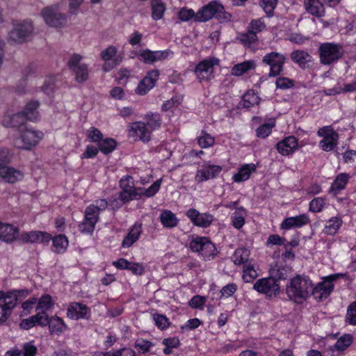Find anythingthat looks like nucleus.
Wrapping results in <instances>:
<instances>
[{"mask_svg": "<svg viewBox=\"0 0 356 356\" xmlns=\"http://www.w3.org/2000/svg\"><path fill=\"white\" fill-rule=\"evenodd\" d=\"M161 222L165 227L172 228L177 225L178 219L171 211L165 210L160 216Z\"/></svg>", "mask_w": 356, "mask_h": 356, "instance_id": "nucleus-34", "label": "nucleus"}, {"mask_svg": "<svg viewBox=\"0 0 356 356\" xmlns=\"http://www.w3.org/2000/svg\"><path fill=\"white\" fill-rule=\"evenodd\" d=\"M217 254V250L214 244L207 238L204 244V248L201 256L204 260L213 259Z\"/></svg>", "mask_w": 356, "mask_h": 356, "instance_id": "nucleus-44", "label": "nucleus"}, {"mask_svg": "<svg viewBox=\"0 0 356 356\" xmlns=\"http://www.w3.org/2000/svg\"><path fill=\"white\" fill-rule=\"evenodd\" d=\"M257 40V34L254 31H248L246 33L241 35V40L245 44H251Z\"/></svg>", "mask_w": 356, "mask_h": 356, "instance_id": "nucleus-63", "label": "nucleus"}, {"mask_svg": "<svg viewBox=\"0 0 356 356\" xmlns=\"http://www.w3.org/2000/svg\"><path fill=\"white\" fill-rule=\"evenodd\" d=\"M346 321L350 325H356V300L348 306Z\"/></svg>", "mask_w": 356, "mask_h": 356, "instance_id": "nucleus-54", "label": "nucleus"}, {"mask_svg": "<svg viewBox=\"0 0 356 356\" xmlns=\"http://www.w3.org/2000/svg\"><path fill=\"white\" fill-rule=\"evenodd\" d=\"M338 139L339 134L337 132H332L330 137L321 140L320 146L325 152L332 151L337 147Z\"/></svg>", "mask_w": 356, "mask_h": 356, "instance_id": "nucleus-35", "label": "nucleus"}, {"mask_svg": "<svg viewBox=\"0 0 356 356\" xmlns=\"http://www.w3.org/2000/svg\"><path fill=\"white\" fill-rule=\"evenodd\" d=\"M253 289L260 293L268 296H276L280 291V285L273 277L259 279L253 286Z\"/></svg>", "mask_w": 356, "mask_h": 356, "instance_id": "nucleus-13", "label": "nucleus"}, {"mask_svg": "<svg viewBox=\"0 0 356 356\" xmlns=\"http://www.w3.org/2000/svg\"><path fill=\"white\" fill-rule=\"evenodd\" d=\"M66 315L74 321L88 320L91 317V309L81 302H71L67 305Z\"/></svg>", "mask_w": 356, "mask_h": 356, "instance_id": "nucleus-12", "label": "nucleus"}, {"mask_svg": "<svg viewBox=\"0 0 356 356\" xmlns=\"http://www.w3.org/2000/svg\"><path fill=\"white\" fill-rule=\"evenodd\" d=\"M207 237H200L197 236L196 238L191 240L190 243V248L193 252H199L201 255L203 249L204 248V244L207 241Z\"/></svg>", "mask_w": 356, "mask_h": 356, "instance_id": "nucleus-46", "label": "nucleus"}, {"mask_svg": "<svg viewBox=\"0 0 356 356\" xmlns=\"http://www.w3.org/2000/svg\"><path fill=\"white\" fill-rule=\"evenodd\" d=\"M141 234V225L135 224L127 235L124 237L122 246L123 248L131 247L139 238Z\"/></svg>", "mask_w": 356, "mask_h": 356, "instance_id": "nucleus-28", "label": "nucleus"}, {"mask_svg": "<svg viewBox=\"0 0 356 356\" xmlns=\"http://www.w3.org/2000/svg\"><path fill=\"white\" fill-rule=\"evenodd\" d=\"M22 350L24 356H35L38 353V348L33 344V341H29L24 343Z\"/></svg>", "mask_w": 356, "mask_h": 356, "instance_id": "nucleus-62", "label": "nucleus"}, {"mask_svg": "<svg viewBox=\"0 0 356 356\" xmlns=\"http://www.w3.org/2000/svg\"><path fill=\"white\" fill-rule=\"evenodd\" d=\"M52 251L56 254H62L65 252L68 246V239L64 234H58L51 237Z\"/></svg>", "mask_w": 356, "mask_h": 356, "instance_id": "nucleus-26", "label": "nucleus"}, {"mask_svg": "<svg viewBox=\"0 0 356 356\" xmlns=\"http://www.w3.org/2000/svg\"><path fill=\"white\" fill-rule=\"evenodd\" d=\"M160 72L158 70L149 71L146 76L139 82L136 88V92L139 95H146L156 84Z\"/></svg>", "mask_w": 356, "mask_h": 356, "instance_id": "nucleus-14", "label": "nucleus"}, {"mask_svg": "<svg viewBox=\"0 0 356 356\" xmlns=\"http://www.w3.org/2000/svg\"><path fill=\"white\" fill-rule=\"evenodd\" d=\"M19 230L17 227L0 222V240L12 243L19 237Z\"/></svg>", "mask_w": 356, "mask_h": 356, "instance_id": "nucleus-22", "label": "nucleus"}, {"mask_svg": "<svg viewBox=\"0 0 356 356\" xmlns=\"http://www.w3.org/2000/svg\"><path fill=\"white\" fill-rule=\"evenodd\" d=\"M222 166L204 163L202 169L197 171L195 179L197 182H202L209 179H214L218 176L222 171Z\"/></svg>", "mask_w": 356, "mask_h": 356, "instance_id": "nucleus-16", "label": "nucleus"}, {"mask_svg": "<svg viewBox=\"0 0 356 356\" xmlns=\"http://www.w3.org/2000/svg\"><path fill=\"white\" fill-rule=\"evenodd\" d=\"M342 45L334 42L322 43L318 48L320 62L323 65H330L339 60L343 55Z\"/></svg>", "mask_w": 356, "mask_h": 356, "instance_id": "nucleus-3", "label": "nucleus"}, {"mask_svg": "<svg viewBox=\"0 0 356 356\" xmlns=\"http://www.w3.org/2000/svg\"><path fill=\"white\" fill-rule=\"evenodd\" d=\"M161 179H158L154 181L148 188H143L142 195L147 197L154 196L159 190L161 187Z\"/></svg>", "mask_w": 356, "mask_h": 356, "instance_id": "nucleus-56", "label": "nucleus"}, {"mask_svg": "<svg viewBox=\"0 0 356 356\" xmlns=\"http://www.w3.org/2000/svg\"><path fill=\"white\" fill-rule=\"evenodd\" d=\"M195 15L193 10L182 8L178 13V17L182 22H188L191 19L195 21Z\"/></svg>", "mask_w": 356, "mask_h": 356, "instance_id": "nucleus-58", "label": "nucleus"}, {"mask_svg": "<svg viewBox=\"0 0 356 356\" xmlns=\"http://www.w3.org/2000/svg\"><path fill=\"white\" fill-rule=\"evenodd\" d=\"M165 10V5L159 0L152 2V17L154 20L161 19Z\"/></svg>", "mask_w": 356, "mask_h": 356, "instance_id": "nucleus-41", "label": "nucleus"}, {"mask_svg": "<svg viewBox=\"0 0 356 356\" xmlns=\"http://www.w3.org/2000/svg\"><path fill=\"white\" fill-rule=\"evenodd\" d=\"M33 26L31 21L24 20L14 24L13 30L8 33L10 40L16 43H23L32 35Z\"/></svg>", "mask_w": 356, "mask_h": 356, "instance_id": "nucleus-9", "label": "nucleus"}, {"mask_svg": "<svg viewBox=\"0 0 356 356\" xmlns=\"http://www.w3.org/2000/svg\"><path fill=\"white\" fill-rule=\"evenodd\" d=\"M291 60L302 69L312 68L314 65L312 56L305 50H295L290 55Z\"/></svg>", "mask_w": 356, "mask_h": 356, "instance_id": "nucleus-19", "label": "nucleus"}, {"mask_svg": "<svg viewBox=\"0 0 356 356\" xmlns=\"http://www.w3.org/2000/svg\"><path fill=\"white\" fill-rule=\"evenodd\" d=\"M51 297L49 295L42 296L38 300L36 310H41L40 314L42 316H47L46 312L53 306Z\"/></svg>", "mask_w": 356, "mask_h": 356, "instance_id": "nucleus-42", "label": "nucleus"}, {"mask_svg": "<svg viewBox=\"0 0 356 356\" xmlns=\"http://www.w3.org/2000/svg\"><path fill=\"white\" fill-rule=\"evenodd\" d=\"M38 106L39 102L38 101L30 102L26 105L22 113L24 115L26 120L34 122L39 118Z\"/></svg>", "mask_w": 356, "mask_h": 356, "instance_id": "nucleus-30", "label": "nucleus"}, {"mask_svg": "<svg viewBox=\"0 0 356 356\" xmlns=\"http://www.w3.org/2000/svg\"><path fill=\"white\" fill-rule=\"evenodd\" d=\"M309 222V218L307 214H301L294 217H289L285 218L280 228L282 229H290L292 228L301 227Z\"/></svg>", "mask_w": 356, "mask_h": 356, "instance_id": "nucleus-23", "label": "nucleus"}, {"mask_svg": "<svg viewBox=\"0 0 356 356\" xmlns=\"http://www.w3.org/2000/svg\"><path fill=\"white\" fill-rule=\"evenodd\" d=\"M42 321V322H40V325H49V332L51 334L60 335L67 329V325L64 321L57 316L51 318H48L47 316H43Z\"/></svg>", "mask_w": 356, "mask_h": 356, "instance_id": "nucleus-17", "label": "nucleus"}, {"mask_svg": "<svg viewBox=\"0 0 356 356\" xmlns=\"http://www.w3.org/2000/svg\"><path fill=\"white\" fill-rule=\"evenodd\" d=\"M276 87L282 90H286L293 87V80L287 77H279L275 81Z\"/></svg>", "mask_w": 356, "mask_h": 356, "instance_id": "nucleus-59", "label": "nucleus"}, {"mask_svg": "<svg viewBox=\"0 0 356 356\" xmlns=\"http://www.w3.org/2000/svg\"><path fill=\"white\" fill-rule=\"evenodd\" d=\"M304 5L307 12L312 15L316 17H321L325 15L324 6L319 0L304 2Z\"/></svg>", "mask_w": 356, "mask_h": 356, "instance_id": "nucleus-29", "label": "nucleus"}, {"mask_svg": "<svg viewBox=\"0 0 356 356\" xmlns=\"http://www.w3.org/2000/svg\"><path fill=\"white\" fill-rule=\"evenodd\" d=\"M352 343V335L349 334H345L337 341L333 346V348L338 351H343L349 347Z\"/></svg>", "mask_w": 356, "mask_h": 356, "instance_id": "nucleus-43", "label": "nucleus"}, {"mask_svg": "<svg viewBox=\"0 0 356 356\" xmlns=\"http://www.w3.org/2000/svg\"><path fill=\"white\" fill-rule=\"evenodd\" d=\"M83 56L79 54H73L69 58L67 66L74 73V79L79 83H83L89 79L88 65L81 63Z\"/></svg>", "mask_w": 356, "mask_h": 356, "instance_id": "nucleus-5", "label": "nucleus"}, {"mask_svg": "<svg viewBox=\"0 0 356 356\" xmlns=\"http://www.w3.org/2000/svg\"><path fill=\"white\" fill-rule=\"evenodd\" d=\"M236 284L234 283H230L223 286L220 290V293L222 296L228 298L232 296L236 292Z\"/></svg>", "mask_w": 356, "mask_h": 356, "instance_id": "nucleus-64", "label": "nucleus"}, {"mask_svg": "<svg viewBox=\"0 0 356 356\" xmlns=\"http://www.w3.org/2000/svg\"><path fill=\"white\" fill-rule=\"evenodd\" d=\"M214 141V138L204 131H202L201 135L198 137V144L202 148L212 146Z\"/></svg>", "mask_w": 356, "mask_h": 356, "instance_id": "nucleus-48", "label": "nucleus"}, {"mask_svg": "<svg viewBox=\"0 0 356 356\" xmlns=\"http://www.w3.org/2000/svg\"><path fill=\"white\" fill-rule=\"evenodd\" d=\"M312 289V280L298 275L290 280L286 286V293L289 300L300 304L310 296Z\"/></svg>", "mask_w": 356, "mask_h": 356, "instance_id": "nucleus-1", "label": "nucleus"}, {"mask_svg": "<svg viewBox=\"0 0 356 356\" xmlns=\"http://www.w3.org/2000/svg\"><path fill=\"white\" fill-rule=\"evenodd\" d=\"M139 60L145 64H153L154 62L153 51L149 49L140 50L138 54Z\"/></svg>", "mask_w": 356, "mask_h": 356, "instance_id": "nucleus-50", "label": "nucleus"}, {"mask_svg": "<svg viewBox=\"0 0 356 356\" xmlns=\"http://www.w3.org/2000/svg\"><path fill=\"white\" fill-rule=\"evenodd\" d=\"M218 64V59L207 58L200 62L194 70V72L200 82L209 81L213 78L214 66Z\"/></svg>", "mask_w": 356, "mask_h": 356, "instance_id": "nucleus-11", "label": "nucleus"}, {"mask_svg": "<svg viewBox=\"0 0 356 356\" xmlns=\"http://www.w3.org/2000/svg\"><path fill=\"white\" fill-rule=\"evenodd\" d=\"M341 275L336 273L325 277L322 282H318L315 286H312L310 296L318 301H323L327 299L334 289L333 281Z\"/></svg>", "mask_w": 356, "mask_h": 356, "instance_id": "nucleus-6", "label": "nucleus"}, {"mask_svg": "<svg viewBox=\"0 0 356 356\" xmlns=\"http://www.w3.org/2000/svg\"><path fill=\"white\" fill-rule=\"evenodd\" d=\"M144 120L145 122L133 123L130 129V135L138 136L143 142H148L151 138L152 131L161 126V119L160 115L155 113L146 114Z\"/></svg>", "mask_w": 356, "mask_h": 356, "instance_id": "nucleus-2", "label": "nucleus"}, {"mask_svg": "<svg viewBox=\"0 0 356 356\" xmlns=\"http://www.w3.org/2000/svg\"><path fill=\"white\" fill-rule=\"evenodd\" d=\"M21 134L14 141L15 146L18 149H31L35 146L43 137V133L25 127L21 129Z\"/></svg>", "mask_w": 356, "mask_h": 356, "instance_id": "nucleus-4", "label": "nucleus"}, {"mask_svg": "<svg viewBox=\"0 0 356 356\" xmlns=\"http://www.w3.org/2000/svg\"><path fill=\"white\" fill-rule=\"evenodd\" d=\"M257 166L254 163L243 165L238 170V173L233 176V180L235 182H241L248 180L252 172H255Z\"/></svg>", "mask_w": 356, "mask_h": 356, "instance_id": "nucleus-27", "label": "nucleus"}, {"mask_svg": "<svg viewBox=\"0 0 356 356\" xmlns=\"http://www.w3.org/2000/svg\"><path fill=\"white\" fill-rule=\"evenodd\" d=\"M250 257V250L246 248H238L232 256V260L236 265L247 262Z\"/></svg>", "mask_w": 356, "mask_h": 356, "instance_id": "nucleus-38", "label": "nucleus"}, {"mask_svg": "<svg viewBox=\"0 0 356 356\" xmlns=\"http://www.w3.org/2000/svg\"><path fill=\"white\" fill-rule=\"evenodd\" d=\"M343 224V220L339 217H332L329 219L323 229V233L326 235H334Z\"/></svg>", "mask_w": 356, "mask_h": 356, "instance_id": "nucleus-31", "label": "nucleus"}, {"mask_svg": "<svg viewBox=\"0 0 356 356\" xmlns=\"http://www.w3.org/2000/svg\"><path fill=\"white\" fill-rule=\"evenodd\" d=\"M118 52L117 48L115 46L110 45L106 49L101 52L100 56L103 60L108 62L113 60Z\"/></svg>", "mask_w": 356, "mask_h": 356, "instance_id": "nucleus-51", "label": "nucleus"}, {"mask_svg": "<svg viewBox=\"0 0 356 356\" xmlns=\"http://www.w3.org/2000/svg\"><path fill=\"white\" fill-rule=\"evenodd\" d=\"M218 9H222L221 4L216 1H212L208 4L204 5L195 15V22H205L213 17L216 16V12L219 11Z\"/></svg>", "mask_w": 356, "mask_h": 356, "instance_id": "nucleus-15", "label": "nucleus"}, {"mask_svg": "<svg viewBox=\"0 0 356 356\" xmlns=\"http://www.w3.org/2000/svg\"><path fill=\"white\" fill-rule=\"evenodd\" d=\"M350 176L346 173H341L337 176L334 181L332 184L330 192L337 194L339 191L343 190L346 186Z\"/></svg>", "mask_w": 356, "mask_h": 356, "instance_id": "nucleus-32", "label": "nucleus"}, {"mask_svg": "<svg viewBox=\"0 0 356 356\" xmlns=\"http://www.w3.org/2000/svg\"><path fill=\"white\" fill-rule=\"evenodd\" d=\"M42 318H43V316L41 315L40 312H38L34 316L23 319L19 323V327L24 330H29L35 325H40V322H42Z\"/></svg>", "mask_w": 356, "mask_h": 356, "instance_id": "nucleus-39", "label": "nucleus"}, {"mask_svg": "<svg viewBox=\"0 0 356 356\" xmlns=\"http://www.w3.org/2000/svg\"><path fill=\"white\" fill-rule=\"evenodd\" d=\"M0 178L9 184H15L24 178V173L13 167L8 165L0 166Z\"/></svg>", "mask_w": 356, "mask_h": 356, "instance_id": "nucleus-21", "label": "nucleus"}, {"mask_svg": "<svg viewBox=\"0 0 356 356\" xmlns=\"http://www.w3.org/2000/svg\"><path fill=\"white\" fill-rule=\"evenodd\" d=\"M255 67L256 65L253 60L245 61L235 65L232 69V74L234 76H241Z\"/></svg>", "mask_w": 356, "mask_h": 356, "instance_id": "nucleus-37", "label": "nucleus"}, {"mask_svg": "<svg viewBox=\"0 0 356 356\" xmlns=\"http://www.w3.org/2000/svg\"><path fill=\"white\" fill-rule=\"evenodd\" d=\"M286 58L284 54L276 51L266 54L262 58V63L270 67L269 77L279 76L284 70V65Z\"/></svg>", "mask_w": 356, "mask_h": 356, "instance_id": "nucleus-10", "label": "nucleus"}, {"mask_svg": "<svg viewBox=\"0 0 356 356\" xmlns=\"http://www.w3.org/2000/svg\"><path fill=\"white\" fill-rule=\"evenodd\" d=\"M97 222L94 218L84 216V220L79 225V227L82 233H92Z\"/></svg>", "mask_w": 356, "mask_h": 356, "instance_id": "nucleus-47", "label": "nucleus"}, {"mask_svg": "<svg viewBox=\"0 0 356 356\" xmlns=\"http://www.w3.org/2000/svg\"><path fill=\"white\" fill-rule=\"evenodd\" d=\"M116 141L113 138L102 140L98 143L99 149L105 154L112 152L116 147Z\"/></svg>", "mask_w": 356, "mask_h": 356, "instance_id": "nucleus-45", "label": "nucleus"}, {"mask_svg": "<svg viewBox=\"0 0 356 356\" xmlns=\"http://www.w3.org/2000/svg\"><path fill=\"white\" fill-rule=\"evenodd\" d=\"M325 204V200L323 197L314 198L309 202V211L314 213L320 212L322 211Z\"/></svg>", "mask_w": 356, "mask_h": 356, "instance_id": "nucleus-57", "label": "nucleus"}, {"mask_svg": "<svg viewBox=\"0 0 356 356\" xmlns=\"http://www.w3.org/2000/svg\"><path fill=\"white\" fill-rule=\"evenodd\" d=\"M26 120L22 112L13 115H6L2 121V124L6 127H17L21 129L25 124Z\"/></svg>", "mask_w": 356, "mask_h": 356, "instance_id": "nucleus-25", "label": "nucleus"}, {"mask_svg": "<svg viewBox=\"0 0 356 356\" xmlns=\"http://www.w3.org/2000/svg\"><path fill=\"white\" fill-rule=\"evenodd\" d=\"M51 236L47 232L41 231H31L24 232L19 236V240L23 243H49Z\"/></svg>", "mask_w": 356, "mask_h": 356, "instance_id": "nucleus-20", "label": "nucleus"}, {"mask_svg": "<svg viewBox=\"0 0 356 356\" xmlns=\"http://www.w3.org/2000/svg\"><path fill=\"white\" fill-rule=\"evenodd\" d=\"M273 126L270 124H264L259 126L256 130L257 136L259 138H265L271 133Z\"/></svg>", "mask_w": 356, "mask_h": 356, "instance_id": "nucleus-60", "label": "nucleus"}, {"mask_svg": "<svg viewBox=\"0 0 356 356\" xmlns=\"http://www.w3.org/2000/svg\"><path fill=\"white\" fill-rule=\"evenodd\" d=\"M17 301V295L13 292H8L4 294L2 291H0V302L4 305L10 312L16 306Z\"/></svg>", "mask_w": 356, "mask_h": 356, "instance_id": "nucleus-33", "label": "nucleus"}, {"mask_svg": "<svg viewBox=\"0 0 356 356\" xmlns=\"http://www.w3.org/2000/svg\"><path fill=\"white\" fill-rule=\"evenodd\" d=\"M277 0H260V6L263 8L268 16H272Z\"/></svg>", "mask_w": 356, "mask_h": 356, "instance_id": "nucleus-55", "label": "nucleus"}, {"mask_svg": "<svg viewBox=\"0 0 356 356\" xmlns=\"http://www.w3.org/2000/svg\"><path fill=\"white\" fill-rule=\"evenodd\" d=\"M41 15L45 23L53 27L63 26L67 22V16L60 12L59 3L44 8Z\"/></svg>", "mask_w": 356, "mask_h": 356, "instance_id": "nucleus-7", "label": "nucleus"}, {"mask_svg": "<svg viewBox=\"0 0 356 356\" xmlns=\"http://www.w3.org/2000/svg\"><path fill=\"white\" fill-rule=\"evenodd\" d=\"M153 319L155 325L161 330L167 329L170 325L169 319L163 314H155L153 315Z\"/></svg>", "mask_w": 356, "mask_h": 356, "instance_id": "nucleus-49", "label": "nucleus"}, {"mask_svg": "<svg viewBox=\"0 0 356 356\" xmlns=\"http://www.w3.org/2000/svg\"><path fill=\"white\" fill-rule=\"evenodd\" d=\"M258 276L253 266L245 265L243 267V278L245 282H250Z\"/></svg>", "mask_w": 356, "mask_h": 356, "instance_id": "nucleus-53", "label": "nucleus"}, {"mask_svg": "<svg viewBox=\"0 0 356 356\" xmlns=\"http://www.w3.org/2000/svg\"><path fill=\"white\" fill-rule=\"evenodd\" d=\"M244 211V209L241 208L237 209V210L233 213L232 216V225L236 229L241 228L245 223L244 217L240 213Z\"/></svg>", "mask_w": 356, "mask_h": 356, "instance_id": "nucleus-52", "label": "nucleus"}, {"mask_svg": "<svg viewBox=\"0 0 356 356\" xmlns=\"http://www.w3.org/2000/svg\"><path fill=\"white\" fill-rule=\"evenodd\" d=\"M120 186L122 191L119 194V198L124 203L132 200H139L142 196L143 188H136L131 176L122 178L120 181Z\"/></svg>", "mask_w": 356, "mask_h": 356, "instance_id": "nucleus-8", "label": "nucleus"}, {"mask_svg": "<svg viewBox=\"0 0 356 356\" xmlns=\"http://www.w3.org/2000/svg\"><path fill=\"white\" fill-rule=\"evenodd\" d=\"M260 97L253 91L249 90L243 96V106L250 108L254 105L259 104Z\"/></svg>", "mask_w": 356, "mask_h": 356, "instance_id": "nucleus-40", "label": "nucleus"}, {"mask_svg": "<svg viewBox=\"0 0 356 356\" xmlns=\"http://www.w3.org/2000/svg\"><path fill=\"white\" fill-rule=\"evenodd\" d=\"M298 147V140L294 136H289L276 145L277 152L282 156H288Z\"/></svg>", "mask_w": 356, "mask_h": 356, "instance_id": "nucleus-24", "label": "nucleus"}, {"mask_svg": "<svg viewBox=\"0 0 356 356\" xmlns=\"http://www.w3.org/2000/svg\"><path fill=\"white\" fill-rule=\"evenodd\" d=\"M153 343L149 341L144 339L137 340L135 343V347L140 353H147L149 350Z\"/></svg>", "mask_w": 356, "mask_h": 356, "instance_id": "nucleus-61", "label": "nucleus"}, {"mask_svg": "<svg viewBox=\"0 0 356 356\" xmlns=\"http://www.w3.org/2000/svg\"><path fill=\"white\" fill-rule=\"evenodd\" d=\"M186 216L195 225L202 227H209L213 220L212 215L200 213L195 209H188Z\"/></svg>", "mask_w": 356, "mask_h": 356, "instance_id": "nucleus-18", "label": "nucleus"}, {"mask_svg": "<svg viewBox=\"0 0 356 356\" xmlns=\"http://www.w3.org/2000/svg\"><path fill=\"white\" fill-rule=\"evenodd\" d=\"M292 268L287 266H280L274 269L272 272L271 276L276 282L279 280H285L291 275Z\"/></svg>", "mask_w": 356, "mask_h": 356, "instance_id": "nucleus-36", "label": "nucleus"}]
</instances>
